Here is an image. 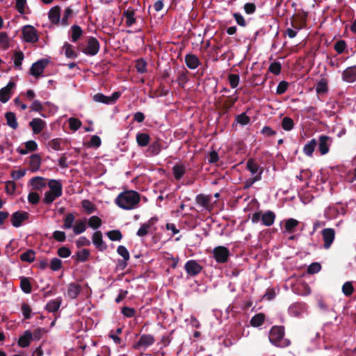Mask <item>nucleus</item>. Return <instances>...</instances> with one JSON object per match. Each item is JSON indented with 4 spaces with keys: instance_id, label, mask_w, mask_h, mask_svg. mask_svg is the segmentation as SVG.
I'll use <instances>...</instances> for the list:
<instances>
[{
    "instance_id": "f257e3e1",
    "label": "nucleus",
    "mask_w": 356,
    "mask_h": 356,
    "mask_svg": "<svg viewBox=\"0 0 356 356\" xmlns=\"http://www.w3.org/2000/svg\"><path fill=\"white\" fill-rule=\"evenodd\" d=\"M140 201V194L133 190H127L120 193L115 199V203L124 210L136 209Z\"/></svg>"
},
{
    "instance_id": "f03ea898",
    "label": "nucleus",
    "mask_w": 356,
    "mask_h": 356,
    "mask_svg": "<svg viewBox=\"0 0 356 356\" xmlns=\"http://www.w3.org/2000/svg\"><path fill=\"white\" fill-rule=\"evenodd\" d=\"M29 108L31 111L39 113L44 118L54 115L58 111V107L52 103L47 102L42 104L37 99L32 102Z\"/></svg>"
},
{
    "instance_id": "7ed1b4c3",
    "label": "nucleus",
    "mask_w": 356,
    "mask_h": 356,
    "mask_svg": "<svg viewBox=\"0 0 356 356\" xmlns=\"http://www.w3.org/2000/svg\"><path fill=\"white\" fill-rule=\"evenodd\" d=\"M284 327L280 325H274L269 332L270 341L277 347L284 348L290 344V341L284 338Z\"/></svg>"
},
{
    "instance_id": "20e7f679",
    "label": "nucleus",
    "mask_w": 356,
    "mask_h": 356,
    "mask_svg": "<svg viewBox=\"0 0 356 356\" xmlns=\"http://www.w3.org/2000/svg\"><path fill=\"white\" fill-rule=\"evenodd\" d=\"M49 190L44 193L43 202L45 204H51L56 199L60 197L63 193V186L61 183L55 179L49 180L48 183Z\"/></svg>"
},
{
    "instance_id": "39448f33",
    "label": "nucleus",
    "mask_w": 356,
    "mask_h": 356,
    "mask_svg": "<svg viewBox=\"0 0 356 356\" xmlns=\"http://www.w3.org/2000/svg\"><path fill=\"white\" fill-rule=\"evenodd\" d=\"M91 293V289L88 284L81 285L78 283L72 282L67 286V296L70 299L76 298L79 294H81L85 298H88Z\"/></svg>"
},
{
    "instance_id": "423d86ee",
    "label": "nucleus",
    "mask_w": 356,
    "mask_h": 356,
    "mask_svg": "<svg viewBox=\"0 0 356 356\" xmlns=\"http://www.w3.org/2000/svg\"><path fill=\"white\" fill-rule=\"evenodd\" d=\"M38 30L31 25H25L22 28V40L27 43H35L39 40Z\"/></svg>"
},
{
    "instance_id": "0eeeda50",
    "label": "nucleus",
    "mask_w": 356,
    "mask_h": 356,
    "mask_svg": "<svg viewBox=\"0 0 356 356\" xmlns=\"http://www.w3.org/2000/svg\"><path fill=\"white\" fill-rule=\"evenodd\" d=\"M291 290L299 296H307L311 293V289L309 285L300 279H296L291 283Z\"/></svg>"
},
{
    "instance_id": "6e6552de",
    "label": "nucleus",
    "mask_w": 356,
    "mask_h": 356,
    "mask_svg": "<svg viewBox=\"0 0 356 356\" xmlns=\"http://www.w3.org/2000/svg\"><path fill=\"white\" fill-rule=\"evenodd\" d=\"M99 47L98 40L94 37H89L86 46L81 49V51L88 56H95L99 52Z\"/></svg>"
},
{
    "instance_id": "1a4fd4ad",
    "label": "nucleus",
    "mask_w": 356,
    "mask_h": 356,
    "mask_svg": "<svg viewBox=\"0 0 356 356\" xmlns=\"http://www.w3.org/2000/svg\"><path fill=\"white\" fill-rule=\"evenodd\" d=\"M158 222L157 217L151 218L147 222L143 223L137 232L138 236L143 237L149 233L154 232L156 230L155 225Z\"/></svg>"
},
{
    "instance_id": "9d476101",
    "label": "nucleus",
    "mask_w": 356,
    "mask_h": 356,
    "mask_svg": "<svg viewBox=\"0 0 356 356\" xmlns=\"http://www.w3.org/2000/svg\"><path fill=\"white\" fill-rule=\"evenodd\" d=\"M49 60L47 58H43L34 63L30 68V74L38 78L42 75L44 68L49 64Z\"/></svg>"
},
{
    "instance_id": "9b49d317",
    "label": "nucleus",
    "mask_w": 356,
    "mask_h": 356,
    "mask_svg": "<svg viewBox=\"0 0 356 356\" xmlns=\"http://www.w3.org/2000/svg\"><path fill=\"white\" fill-rule=\"evenodd\" d=\"M16 88V84L13 81H9L3 88L0 89V102L6 103L13 96Z\"/></svg>"
},
{
    "instance_id": "f8f14e48",
    "label": "nucleus",
    "mask_w": 356,
    "mask_h": 356,
    "mask_svg": "<svg viewBox=\"0 0 356 356\" xmlns=\"http://www.w3.org/2000/svg\"><path fill=\"white\" fill-rule=\"evenodd\" d=\"M38 149V145L35 141L28 140L25 143H22L19 147H17L16 151L18 154L21 155H26L29 153L37 151Z\"/></svg>"
},
{
    "instance_id": "ddd939ff",
    "label": "nucleus",
    "mask_w": 356,
    "mask_h": 356,
    "mask_svg": "<svg viewBox=\"0 0 356 356\" xmlns=\"http://www.w3.org/2000/svg\"><path fill=\"white\" fill-rule=\"evenodd\" d=\"M321 236L323 241L325 249H329L335 238V230L332 228H325L321 231Z\"/></svg>"
},
{
    "instance_id": "4468645a",
    "label": "nucleus",
    "mask_w": 356,
    "mask_h": 356,
    "mask_svg": "<svg viewBox=\"0 0 356 356\" xmlns=\"http://www.w3.org/2000/svg\"><path fill=\"white\" fill-rule=\"evenodd\" d=\"M229 256V250L224 246H218L213 250V257L218 263H225Z\"/></svg>"
},
{
    "instance_id": "2eb2a0df",
    "label": "nucleus",
    "mask_w": 356,
    "mask_h": 356,
    "mask_svg": "<svg viewBox=\"0 0 356 356\" xmlns=\"http://www.w3.org/2000/svg\"><path fill=\"white\" fill-rule=\"evenodd\" d=\"M184 268L188 275L195 276L202 270V266L195 260L188 261L184 266Z\"/></svg>"
},
{
    "instance_id": "dca6fc26",
    "label": "nucleus",
    "mask_w": 356,
    "mask_h": 356,
    "mask_svg": "<svg viewBox=\"0 0 356 356\" xmlns=\"http://www.w3.org/2000/svg\"><path fill=\"white\" fill-rule=\"evenodd\" d=\"M29 216V214L26 211H16L11 216V224L15 227H19L25 220H28Z\"/></svg>"
},
{
    "instance_id": "f3484780",
    "label": "nucleus",
    "mask_w": 356,
    "mask_h": 356,
    "mask_svg": "<svg viewBox=\"0 0 356 356\" xmlns=\"http://www.w3.org/2000/svg\"><path fill=\"white\" fill-rule=\"evenodd\" d=\"M155 342V339L152 334H143L139 340L134 345V349L147 348Z\"/></svg>"
},
{
    "instance_id": "a211bd4d",
    "label": "nucleus",
    "mask_w": 356,
    "mask_h": 356,
    "mask_svg": "<svg viewBox=\"0 0 356 356\" xmlns=\"http://www.w3.org/2000/svg\"><path fill=\"white\" fill-rule=\"evenodd\" d=\"M332 142V138L327 136L322 135L319 136L318 149L321 155H325L328 153Z\"/></svg>"
},
{
    "instance_id": "6ab92c4d",
    "label": "nucleus",
    "mask_w": 356,
    "mask_h": 356,
    "mask_svg": "<svg viewBox=\"0 0 356 356\" xmlns=\"http://www.w3.org/2000/svg\"><path fill=\"white\" fill-rule=\"evenodd\" d=\"M196 202L209 211L213 210V206L211 195L200 194L196 197Z\"/></svg>"
},
{
    "instance_id": "aec40b11",
    "label": "nucleus",
    "mask_w": 356,
    "mask_h": 356,
    "mask_svg": "<svg viewBox=\"0 0 356 356\" xmlns=\"http://www.w3.org/2000/svg\"><path fill=\"white\" fill-rule=\"evenodd\" d=\"M307 15L303 13H298L291 19V26L296 30H300L306 26Z\"/></svg>"
},
{
    "instance_id": "412c9836",
    "label": "nucleus",
    "mask_w": 356,
    "mask_h": 356,
    "mask_svg": "<svg viewBox=\"0 0 356 356\" xmlns=\"http://www.w3.org/2000/svg\"><path fill=\"white\" fill-rule=\"evenodd\" d=\"M46 125L45 121L39 118H33L29 122V126L35 135L39 134L45 128Z\"/></svg>"
},
{
    "instance_id": "4be33fe9",
    "label": "nucleus",
    "mask_w": 356,
    "mask_h": 356,
    "mask_svg": "<svg viewBox=\"0 0 356 356\" xmlns=\"http://www.w3.org/2000/svg\"><path fill=\"white\" fill-rule=\"evenodd\" d=\"M48 18L50 22L54 25H58L60 22V8L58 6L52 7L48 13Z\"/></svg>"
},
{
    "instance_id": "5701e85b",
    "label": "nucleus",
    "mask_w": 356,
    "mask_h": 356,
    "mask_svg": "<svg viewBox=\"0 0 356 356\" xmlns=\"http://www.w3.org/2000/svg\"><path fill=\"white\" fill-rule=\"evenodd\" d=\"M92 241L94 245L99 251H104L107 248L106 244L102 238V234L100 231H96L92 236Z\"/></svg>"
},
{
    "instance_id": "b1692460",
    "label": "nucleus",
    "mask_w": 356,
    "mask_h": 356,
    "mask_svg": "<svg viewBox=\"0 0 356 356\" xmlns=\"http://www.w3.org/2000/svg\"><path fill=\"white\" fill-rule=\"evenodd\" d=\"M342 79L348 83L356 81V65L347 67L342 73Z\"/></svg>"
},
{
    "instance_id": "393cba45",
    "label": "nucleus",
    "mask_w": 356,
    "mask_h": 356,
    "mask_svg": "<svg viewBox=\"0 0 356 356\" xmlns=\"http://www.w3.org/2000/svg\"><path fill=\"white\" fill-rule=\"evenodd\" d=\"M284 232L292 234L295 232L296 227L299 225L298 220L294 218H289L282 222Z\"/></svg>"
},
{
    "instance_id": "a878e982",
    "label": "nucleus",
    "mask_w": 356,
    "mask_h": 356,
    "mask_svg": "<svg viewBox=\"0 0 356 356\" xmlns=\"http://www.w3.org/2000/svg\"><path fill=\"white\" fill-rule=\"evenodd\" d=\"M32 189L41 191L47 186V179L42 177H35L29 181Z\"/></svg>"
},
{
    "instance_id": "bb28decb",
    "label": "nucleus",
    "mask_w": 356,
    "mask_h": 356,
    "mask_svg": "<svg viewBox=\"0 0 356 356\" xmlns=\"http://www.w3.org/2000/svg\"><path fill=\"white\" fill-rule=\"evenodd\" d=\"M42 163L41 156L38 154H33L29 157V168L35 172L39 170Z\"/></svg>"
},
{
    "instance_id": "cd10ccee",
    "label": "nucleus",
    "mask_w": 356,
    "mask_h": 356,
    "mask_svg": "<svg viewBox=\"0 0 356 356\" xmlns=\"http://www.w3.org/2000/svg\"><path fill=\"white\" fill-rule=\"evenodd\" d=\"M305 305L301 302H295L289 308V314L292 316H299L305 310Z\"/></svg>"
},
{
    "instance_id": "c85d7f7f",
    "label": "nucleus",
    "mask_w": 356,
    "mask_h": 356,
    "mask_svg": "<svg viewBox=\"0 0 356 356\" xmlns=\"http://www.w3.org/2000/svg\"><path fill=\"white\" fill-rule=\"evenodd\" d=\"M122 17L125 20L127 26H131L136 23V19L135 17V12L131 8H128L124 10L122 14Z\"/></svg>"
},
{
    "instance_id": "c756f323",
    "label": "nucleus",
    "mask_w": 356,
    "mask_h": 356,
    "mask_svg": "<svg viewBox=\"0 0 356 356\" xmlns=\"http://www.w3.org/2000/svg\"><path fill=\"white\" fill-rule=\"evenodd\" d=\"M185 62L187 67L191 70L196 69L200 65V59L194 54H187L185 56Z\"/></svg>"
},
{
    "instance_id": "7c9ffc66",
    "label": "nucleus",
    "mask_w": 356,
    "mask_h": 356,
    "mask_svg": "<svg viewBox=\"0 0 356 356\" xmlns=\"http://www.w3.org/2000/svg\"><path fill=\"white\" fill-rule=\"evenodd\" d=\"M86 219H78L72 227L73 232L76 235L81 234L86 230Z\"/></svg>"
},
{
    "instance_id": "2f4dec72",
    "label": "nucleus",
    "mask_w": 356,
    "mask_h": 356,
    "mask_svg": "<svg viewBox=\"0 0 356 356\" xmlns=\"http://www.w3.org/2000/svg\"><path fill=\"white\" fill-rule=\"evenodd\" d=\"M275 214L271 211H268L265 213H262L261 222L264 225L269 227L271 226L275 221Z\"/></svg>"
},
{
    "instance_id": "473e14b6",
    "label": "nucleus",
    "mask_w": 356,
    "mask_h": 356,
    "mask_svg": "<svg viewBox=\"0 0 356 356\" xmlns=\"http://www.w3.org/2000/svg\"><path fill=\"white\" fill-rule=\"evenodd\" d=\"M186 172V166L182 163H177L172 168V173L176 180H180Z\"/></svg>"
},
{
    "instance_id": "72a5a7b5",
    "label": "nucleus",
    "mask_w": 356,
    "mask_h": 356,
    "mask_svg": "<svg viewBox=\"0 0 356 356\" xmlns=\"http://www.w3.org/2000/svg\"><path fill=\"white\" fill-rule=\"evenodd\" d=\"M32 339V334L29 331H26L24 334L19 337L18 340V345L20 347L25 348L29 346Z\"/></svg>"
},
{
    "instance_id": "f704fd0d",
    "label": "nucleus",
    "mask_w": 356,
    "mask_h": 356,
    "mask_svg": "<svg viewBox=\"0 0 356 356\" xmlns=\"http://www.w3.org/2000/svg\"><path fill=\"white\" fill-rule=\"evenodd\" d=\"M24 58V54L21 51H15L13 56L14 66L17 70L22 69V64Z\"/></svg>"
},
{
    "instance_id": "c9c22d12",
    "label": "nucleus",
    "mask_w": 356,
    "mask_h": 356,
    "mask_svg": "<svg viewBox=\"0 0 356 356\" xmlns=\"http://www.w3.org/2000/svg\"><path fill=\"white\" fill-rule=\"evenodd\" d=\"M265 319V315L263 313H259L251 318L250 323L252 327H257L264 324Z\"/></svg>"
},
{
    "instance_id": "e433bc0d",
    "label": "nucleus",
    "mask_w": 356,
    "mask_h": 356,
    "mask_svg": "<svg viewBox=\"0 0 356 356\" xmlns=\"http://www.w3.org/2000/svg\"><path fill=\"white\" fill-rule=\"evenodd\" d=\"M90 256V252L89 250L82 249L76 252L74 257L76 261L85 262L89 259Z\"/></svg>"
},
{
    "instance_id": "4c0bfd02",
    "label": "nucleus",
    "mask_w": 356,
    "mask_h": 356,
    "mask_svg": "<svg viewBox=\"0 0 356 356\" xmlns=\"http://www.w3.org/2000/svg\"><path fill=\"white\" fill-rule=\"evenodd\" d=\"M5 118L7 122V124L13 129H16L18 127V123L16 119L15 114L13 112H7L5 114Z\"/></svg>"
},
{
    "instance_id": "58836bf2",
    "label": "nucleus",
    "mask_w": 356,
    "mask_h": 356,
    "mask_svg": "<svg viewBox=\"0 0 356 356\" xmlns=\"http://www.w3.org/2000/svg\"><path fill=\"white\" fill-rule=\"evenodd\" d=\"M65 55L69 58H75L77 57V53L75 51L74 47L68 42H65L63 47Z\"/></svg>"
},
{
    "instance_id": "ea45409f",
    "label": "nucleus",
    "mask_w": 356,
    "mask_h": 356,
    "mask_svg": "<svg viewBox=\"0 0 356 356\" xmlns=\"http://www.w3.org/2000/svg\"><path fill=\"white\" fill-rule=\"evenodd\" d=\"M75 221V216L72 213H67L63 219V229H69L72 228Z\"/></svg>"
},
{
    "instance_id": "a19ab883",
    "label": "nucleus",
    "mask_w": 356,
    "mask_h": 356,
    "mask_svg": "<svg viewBox=\"0 0 356 356\" xmlns=\"http://www.w3.org/2000/svg\"><path fill=\"white\" fill-rule=\"evenodd\" d=\"M317 143L315 139H312L305 145L303 147V152L308 156H312Z\"/></svg>"
},
{
    "instance_id": "79ce46f5",
    "label": "nucleus",
    "mask_w": 356,
    "mask_h": 356,
    "mask_svg": "<svg viewBox=\"0 0 356 356\" xmlns=\"http://www.w3.org/2000/svg\"><path fill=\"white\" fill-rule=\"evenodd\" d=\"M81 28L78 25H74L71 27V40L76 42L82 35Z\"/></svg>"
},
{
    "instance_id": "37998d69",
    "label": "nucleus",
    "mask_w": 356,
    "mask_h": 356,
    "mask_svg": "<svg viewBox=\"0 0 356 356\" xmlns=\"http://www.w3.org/2000/svg\"><path fill=\"white\" fill-rule=\"evenodd\" d=\"M150 137L148 134L144 133H138L136 135V141L139 146L145 147L149 142Z\"/></svg>"
},
{
    "instance_id": "c03bdc74",
    "label": "nucleus",
    "mask_w": 356,
    "mask_h": 356,
    "mask_svg": "<svg viewBox=\"0 0 356 356\" xmlns=\"http://www.w3.org/2000/svg\"><path fill=\"white\" fill-rule=\"evenodd\" d=\"M328 90L327 81L325 79H321L316 86V91L318 94L326 93Z\"/></svg>"
},
{
    "instance_id": "a18cd8bd",
    "label": "nucleus",
    "mask_w": 356,
    "mask_h": 356,
    "mask_svg": "<svg viewBox=\"0 0 356 356\" xmlns=\"http://www.w3.org/2000/svg\"><path fill=\"white\" fill-rule=\"evenodd\" d=\"M161 150V144L159 140H156L152 143L148 147L147 152H149L150 155L155 156L160 153Z\"/></svg>"
},
{
    "instance_id": "49530a36",
    "label": "nucleus",
    "mask_w": 356,
    "mask_h": 356,
    "mask_svg": "<svg viewBox=\"0 0 356 356\" xmlns=\"http://www.w3.org/2000/svg\"><path fill=\"white\" fill-rule=\"evenodd\" d=\"M108 238L113 241H120L122 238V234L120 230L114 229L106 233Z\"/></svg>"
},
{
    "instance_id": "de8ad7c7",
    "label": "nucleus",
    "mask_w": 356,
    "mask_h": 356,
    "mask_svg": "<svg viewBox=\"0 0 356 356\" xmlns=\"http://www.w3.org/2000/svg\"><path fill=\"white\" fill-rule=\"evenodd\" d=\"M15 8L21 15L26 14L28 9L26 0H16Z\"/></svg>"
},
{
    "instance_id": "09e8293b",
    "label": "nucleus",
    "mask_w": 356,
    "mask_h": 356,
    "mask_svg": "<svg viewBox=\"0 0 356 356\" xmlns=\"http://www.w3.org/2000/svg\"><path fill=\"white\" fill-rule=\"evenodd\" d=\"M102 221L97 216H92L88 219V225L92 229H97L102 225Z\"/></svg>"
},
{
    "instance_id": "8fccbe9b",
    "label": "nucleus",
    "mask_w": 356,
    "mask_h": 356,
    "mask_svg": "<svg viewBox=\"0 0 356 356\" xmlns=\"http://www.w3.org/2000/svg\"><path fill=\"white\" fill-rule=\"evenodd\" d=\"M10 39L6 32H0V47L7 49L9 47Z\"/></svg>"
},
{
    "instance_id": "3c124183",
    "label": "nucleus",
    "mask_w": 356,
    "mask_h": 356,
    "mask_svg": "<svg viewBox=\"0 0 356 356\" xmlns=\"http://www.w3.org/2000/svg\"><path fill=\"white\" fill-rule=\"evenodd\" d=\"M60 306V301L58 300H52L46 305V309L49 312H56Z\"/></svg>"
},
{
    "instance_id": "603ef678",
    "label": "nucleus",
    "mask_w": 356,
    "mask_h": 356,
    "mask_svg": "<svg viewBox=\"0 0 356 356\" xmlns=\"http://www.w3.org/2000/svg\"><path fill=\"white\" fill-rule=\"evenodd\" d=\"M20 259L23 261L31 263L35 259V252L33 250H29L22 253L20 256Z\"/></svg>"
},
{
    "instance_id": "864d4df0",
    "label": "nucleus",
    "mask_w": 356,
    "mask_h": 356,
    "mask_svg": "<svg viewBox=\"0 0 356 356\" xmlns=\"http://www.w3.org/2000/svg\"><path fill=\"white\" fill-rule=\"evenodd\" d=\"M81 206L86 212L88 214L92 213L96 209L95 206L88 200H83L81 202Z\"/></svg>"
},
{
    "instance_id": "5fc2aeb1",
    "label": "nucleus",
    "mask_w": 356,
    "mask_h": 356,
    "mask_svg": "<svg viewBox=\"0 0 356 356\" xmlns=\"http://www.w3.org/2000/svg\"><path fill=\"white\" fill-rule=\"evenodd\" d=\"M294 127L293 120L289 117H284L282 121V127L285 131H291Z\"/></svg>"
},
{
    "instance_id": "6e6d98bb",
    "label": "nucleus",
    "mask_w": 356,
    "mask_h": 356,
    "mask_svg": "<svg viewBox=\"0 0 356 356\" xmlns=\"http://www.w3.org/2000/svg\"><path fill=\"white\" fill-rule=\"evenodd\" d=\"M135 67L138 73L143 74L147 71V63L142 58L138 59L136 61Z\"/></svg>"
},
{
    "instance_id": "4d7b16f0",
    "label": "nucleus",
    "mask_w": 356,
    "mask_h": 356,
    "mask_svg": "<svg viewBox=\"0 0 356 356\" xmlns=\"http://www.w3.org/2000/svg\"><path fill=\"white\" fill-rule=\"evenodd\" d=\"M20 287L22 290L26 293H29L31 292V284L29 279L26 277H22L21 279Z\"/></svg>"
},
{
    "instance_id": "13d9d810",
    "label": "nucleus",
    "mask_w": 356,
    "mask_h": 356,
    "mask_svg": "<svg viewBox=\"0 0 356 356\" xmlns=\"http://www.w3.org/2000/svg\"><path fill=\"white\" fill-rule=\"evenodd\" d=\"M73 15V10L71 8L68 7L65 9L63 17L61 19V24L63 26L69 24L68 19Z\"/></svg>"
},
{
    "instance_id": "bf43d9fd",
    "label": "nucleus",
    "mask_w": 356,
    "mask_h": 356,
    "mask_svg": "<svg viewBox=\"0 0 356 356\" xmlns=\"http://www.w3.org/2000/svg\"><path fill=\"white\" fill-rule=\"evenodd\" d=\"M68 122L70 129L74 131L78 130L82 124L81 120L76 118H70Z\"/></svg>"
},
{
    "instance_id": "052dcab7",
    "label": "nucleus",
    "mask_w": 356,
    "mask_h": 356,
    "mask_svg": "<svg viewBox=\"0 0 356 356\" xmlns=\"http://www.w3.org/2000/svg\"><path fill=\"white\" fill-rule=\"evenodd\" d=\"M62 140L60 138H54L49 141L48 146L55 150L58 151L61 149Z\"/></svg>"
},
{
    "instance_id": "680f3d73",
    "label": "nucleus",
    "mask_w": 356,
    "mask_h": 356,
    "mask_svg": "<svg viewBox=\"0 0 356 356\" xmlns=\"http://www.w3.org/2000/svg\"><path fill=\"white\" fill-rule=\"evenodd\" d=\"M21 309L24 319H29L31 317L32 309L29 305L27 303H22Z\"/></svg>"
},
{
    "instance_id": "e2e57ef3",
    "label": "nucleus",
    "mask_w": 356,
    "mask_h": 356,
    "mask_svg": "<svg viewBox=\"0 0 356 356\" xmlns=\"http://www.w3.org/2000/svg\"><path fill=\"white\" fill-rule=\"evenodd\" d=\"M342 291L346 296H350L354 291V287L350 282H346L342 286Z\"/></svg>"
},
{
    "instance_id": "0e129e2a",
    "label": "nucleus",
    "mask_w": 356,
    "mask_h": 356,
    "mask_svg": "<svg viewBox=\"0 0 356 356\" xmlns=\"http://www.w3.org/2000/svg\"><path fill=\"white\" fill-rule=\"evenodd\" d=\"M338 213L337 209L334 207H328L324 213L325 217L330 220L335 218Z\"/></svg>"
},
{
    "instance_id": "69168bd1",
    "label": "nucleus",
    "mask_w": 356,
    "mask_h": 356,
    "mask_svg": "<svg viewBox=\"0 0 356 356\" xmlns=\"http://www.w3.org/2000/svg\"><path fill=\"white\" fill-rule=\"evenodd\" d=\"M247 168L252 174H255L259 170V165L254 159H250L247 162Z\"/></svg>"
},
{
    "instance_id": "338daca9",
    "label": "nucleus",
    "mask_w": 356,
    "mask_h": 356,
    "mask_svg": "<svg viewBox=\"0 0 356 356\" xmlns=\"http://www.w3.org/2000/svg\"><path fill=\"white\" fill-rule=\"evenodd\" d=\"M16 190V184L13 181H8L5 184V191L8 195H13Z\"/></svg>"
},
{
    "instance_id": "774afa93",
    "label": "nucleus",
    "mask_w": 356,
    "mask_h": 356,
    "mask_svg": "<svg viewBox=\"0 0 356 356\" xmlns=\"http://www.w3.org/2000/svg\"><path fill=\"white\" fill-rule=\"evenodd\" d=\"M50 268L53 271H57L62 268V261L58 258H53L50 261Z\"/></svg>"
}]
</instances>
